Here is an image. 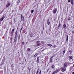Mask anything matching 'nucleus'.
I'll return each instance as SVG.
<instances>
[{"label": "nucleus", "mask_w": 74, "mask_h": 74, "mask_svg": "<svg viewBox=\"0 0 74 74\" xmlns=\"http://www.w3.org/2000/svg\"><path fill=\"white\" fill-rule=\"evenodd\" d=\"M72 74H74V72H73L72 73Z\"/></svg>", "instance_id": "nucleus-39"}, {"label": "nucleus", "mask_w": 74, "mask_h": 74, "mask_svg": "<svg viewBox=\"0 0 74 74\" xmlns=\"http://www.w3.org/2000/svg\"><path fill=\"white\" fill-rule=\"evenodd\" d=\"M27 51H30V48H28Z\"/></svg>", "instance_id": "nucleus-15"}, {"label": "nucleus", "mask_w": 74, "mask_h": 74, "mask_svg": "<svg viewBox=\"0 0 74 74\" xmlns=\"http://www.w3.org/2000/svg\"><path fill=\"white\" fill-rule=\"evenodd\" d=\"M25 44V43H24V42H22V44Z\"/></svg>", "instance_id": "nucleus-37"}, {"label": "nucleus", "mask_w": 74, "mask_h": 74, "mask_svg": "<svg viewBox=\"0 0 74 74\" xmlns=\"http://www.w3.org/2000/svg\"><path fill=\"white\" fill-rule=\"evenodd\" d=\"M40 42V41L39 40H38V41H36V42H38V43Z\"/></svg>", "instance_id": "nucleus-25"}, {"label": "nucleus", "mask_w": 74, "mask_h": 74, "mask_svg": "<svg viewBox=\"0 0 74 74\" xmlns=\"http://www.w3.org/2000/svg\"><path fill=\"white\" fill-rule=\"evenodd\" d=\"M65 53V50H64L63 52V55H64V54Z\"/></svg>", "instance_id": "nucleus-17"}, {"label": "nucleus", "mask_w": 74, "mask_h": 74, "mask_svg": "<svg viewBox=\"0 0 74 74\" xmlns=\"http://www.w3.org/2000/svg\"><path fill=\"white\" fill-rule=\"evenodd\" d=\"M47 24L48 25H50V22H49V19L47 21Z\"/></svg>", "instance_id": "nucleus-6"}, {"label": "nucleus", "mask_w": 74, "mask_h": 74, "mask_svg": "<svg viewBox=\"0 0 74 74\" xmlns=\"http://www.w3.org/2000/svg\"><path fill=\"white\" fill-rule=\"evenodd\" d=\"M38 70H39L38 69L37 70L36 74H38Z\"/></svg>", "instance_id": "nucleus-20"}, {"label": "nucleus", "mask_w": 74, "mask_h": 74, "mask_svg": "<svg viewBox=\"0 0 74 74\" xmlns=\"http://www.w3.org/2000/svg\"><path fill=\"white\" fill-rule=\"evenodd\" d=\"M11 5V3H8L7 4V5H6V8H7V7H9V5Z\"/></svg>", "instance_id": "nucleus-5"}, {"label": "nucleus", "mask_w": 74, "mask_h": 74, "mask_svg": "<svg viewBox=\"0 0 74 74\" xmlns=\"http://www.w3.org/2000/svg\"><path fill=\"white\" fill-rule=\"evenodd\" d=\"M21 1V0H18V3H19L20 2V1Z\"/></svg>", "instance_id": "nucleus-31"}, {"label": "nucleus", "mask_w": 74, "mask_h": 74, "mask_svg": "<svg viewBox=\"0 0 74 74\" xmlns=\"http://www.w3.org/2000/svg\"><path fill=\"white\" fill-rule=\"evenodd\" d=\"M49 70H50L49 69H48L47 71V73H48V71H49Z\"/></svg>", "instance_id": "nucleus-32"}, {"label": "nucleus", "mask_w": 74, "mask_h": 74, "mask_svg": "<svg viewBox=\"0 0 74 74\" xmlns=\"http://www.w3.org/2000/svg\"><path fill=\"white\" fill-rule=\"evenodd\" d=\"M30 37H33V35H32V34H30Z\"/></svg>", "instance_id": "nucleus-29"}, {"label": "nucleus", "mask_w": 74, "mask_h": 74, "mask_svg": "<svg viewBox=\"0 0 74 74\" xmlns=\"http://www.w3.org/2000/svg\"><path fill=\"white\" fill-rule=\"evenodd\" d=\"M17 33H18V29H17L15 33V35H16V36L17 35Z\"/></svg>", "instance_id": "nucleus-9"}, {"label": "nucleus", "mask_w": 74, "mask_h": 74, "mask_svg": "<svg viewBox=\"0 0 74 74\" xmlns=\"http://www.w3.org/2000/svg\"><path fill=\"white\" fill-rule=\"evenodd\" d=\"M68 35H67V37H66V41H68Z\"/></svg>", "instance_id": "nucleus-18"}, {"label": "nucleus", "mask_w": 74, "mask_h": 74, "mask_svg": "<svg viewBox=\"0 0 74 74\" xmlns=\"http://www.w3.org/2000/svg\"><path fill=\"white\" fill-rule=\"evenodd\" d=\"M47 45H48V46H49V47H52V45L50 44H47Z\"/></svg>", "instance_id": "nucleus-12"}, {"label": "nucleus", "mask_w": 74, "mask_h": 74, "mask_svg": "<svg viewBox=\"0 0 74 74\" xmlns=\"http://www.w3.org/2000/svg\"><path fill=\"white\" fill-rule=\"evenodd\" d=\"M44 50H42V51H43Z\"/></svg>", "instance_id": "nucleus-40"}, {"label": "nucleus", "mask_w": 74, "mask_h": 74, "mask_svg": "<svg viewBox=\"0 0 74 74\" xmlns=\"http://www.w3.org/2000/svg\"><path fill=\"white\" fill-rule=\"evenodd\" d=\"M71 4H74V1H71Z\"/></svg>", "instance_id": "nucleus-16"}, {"label": "nucleus", "mask_w": 74, "mask_h": 74, "mask_svg": "<svg viewBox=\"0 0 74 74\" xmlns=\"http://www.w3.org/2000/svg\"><path fill=\"white\" fill-rule=\"evenodd\" d=\"M40 45V44H39V43H38L37 44V46H39Z\"/></svg>", "instance_id": "nucleus-28"}, {"label": "nucleus", "mask_w": 74, "mask_h": 74, "mask_svg": "<svg viewBox=\"0 0 74 74\" xmlns=\"http://www.w3.org/2000/svg\"><path fill=\"white\" fill-rule=\"evenodd\" d=\"M54 67H55V66H54V65H53L52 66V68L53 69H54Z\"/></svg>", "instance_id": "nucleus-24"}, {"label": "nucleus", "mask_w": 74, "mask_h": 74, "mask_svg": "<svg viewBox=\"0 0 74 74\" xmlns=\"http://www.w3.org/2000/svg\"><path fill=\"white\" fill-rule=\"evenodd\" d=\"M39 59H40V58H39V57H38L37 58V60H38V62H39Z\"/></svg>", "instance_id": "nucleus-19"}, {"label": "nucleus", "mask_w": 74, "mask_h": 74, "mask_svg": "<svg viewBox=\"0 0 74 74\" xmlns=\"http://www.w3.org/2000/svg\"><path fill=\"white\" fill-rule=\"evenodd\" d=\"M62 27H63V29H65V28H66V25L64 24L63 25Z\"/></svg>", "instance_id": "nucleus-8"}, {"label": "nucleus", "mask_w": 74, "mask_h": 74, "mask_svg": "<svg viewBox=\"0 0 74 74\" xmlns=\"http://www.w3.org/2000/svg\"><path fill=\"white\" fill-rule=\"evenodd\" d=\"M56 11H57V9L54 10L53 12V14H56Z\"/></svg>", "instance_id": "nucleus-7"}, {"label": "nucleus", "mask_w": 74, "mask_h": 74, "mask_svg": "<svg viewBox=\"0 0 74 74\" xmlns=\"http://www.w3.org/2000/svg\"><path fill=\"white\" fill-rule=\"evenodd\" d=\"M53 56H53L51 58L52 59V58H53Z\"/></svg>", "instance_id": "nucleus-34"}, {"label": "nucleus", "mask_w": 74, "mask_h": 74, "mask_svg": "<svg viewBox=\"0 0 74 74\" xmlns=\"http://www.w3.org/2000/svg\"><path fill=\"white\" fill-rule=\"evenodd\" d=\"M69 52H70V53L71 52V51H69Z\"/></svg>", "instance_id": "nucleus-38"}, {"label": "nucleus", "mask_w": 74, "mask_h": 74, "mask_svg": "<svg viewBox=\"0 0 74 74\" xmlns=\"http://www.w3.org/2000/svg\"><path fill=\"white\" fill-rule=\"evenodd\" d=\"M71 2V0H68L69 3H70Z\"/></svg>", "instance_id": "nucleus-27"}, {"label": "nucleus", "mask_w": 74, "mask_h": 74, "mask_svg": "<svg viewBox=\"0 0 74 74\" xmlns=\"http://www.w3.org/2000/svg\"><path fill=\"white\" fill-rule=\"evenodd\" d=\"M71 20V19L70 18H68V21H70Z\"/></svg>", "instance_id": "nucleus-35"}, {"label": "nucleus", "mask_w": 74, "mask_h": 74, "mask_svg": "<svg viewBox=\"0 0 74 74\" xmlns=\"http://www.w3.org/2000/svg\"><path fill=\"white\" fill-rule=\"evenodd\" d=\"M36 56H37L38 55V53H37L36 54H35Z\"/></svg>", "instance_id": "nucleus-36"}, {"label": "nucleus", "mask_w": 74, "mask_h": 74, "mask_svg": "<svg viewBox=\"0 0 74 74\" xmlns=\"http://www.w3.org/2000/svg\"><path fill=\"white\" fill-rule=\"evenodd\" d=\"M58 71H56L53 72V74H56V73H58Z\"/></svg>", "instance_id": "nucleus-11"}, {"label": "nucleus", "mask_w": 74, "mask_h": 74, "mask_svg": "<svg viewBox=\"0 0 74 74\" xmlns=\"http://www.w3.org/2000/svg\"><path fill=\"white\" fill-rule=\"evenodd\" d=\"M67 64V63L66 62L64 64V67L65 68L66 67Z\"/></svg>", "instance_id": "nucleus-4"}, {"label": "nucleus", "mask_w": 74, "mask_h": 74, "mask_svg": "<svg viewBox=\"0 0 74 74\" xmlns=\"http://www.w3.org/2000/svg\"><path fill=\"white\" fill-rule=\"evenodd\" d=\"M50 62H51V63H52V58H50Z\"/></svg>", "instance_id": "nucleus-13"}, {"label": "nucleus", "mask_w": 74, "mask_h": 74, "mask_svg": "<svg viewBox=\"0 0 74 74\" xmlns=\"http://www.w3.org/2000/svg\"><path fill=\"white\" fill-rule=\"evenodd\" d=\"M73 67H74V64L73 65Z\"/></svg>", "instance_id": "nucleus-41"}, {"label": "nucleus", "mask_w": 74, "mask_h": 74, "mask_svg": "<svg viewBox=\"0 0 74 74\" xmlns=\"http://www.w3.org/2000/svg\"><path fill=\"white\" fill-rule=\"evenodd\" d=\"M60 26H61V24L60 23L58 25V28H59V27H60Z\"/></svg>", "instance_id": "nucleus-21"}, {"label": "nucleus", "mask_w": 74, "mask_h": 74, "mask_svg": "<svg viewBox=\"0 0 74 74\" xmlns=\"http://www.w3.org/2000/svg\"><path fill=\"white\" fill-rule=\"evenodd\" d=\"M16 40H17V36H16L15 39L14 40L15 41H16Z\"/></svg>", "instance_id": "nucleus-10"}, {"label": "nucleus", "mask_w": 74, "mask_h": 74, "mask_svg": "<svg viewBox=\"0 0 74 74\" xmlns=\"http://www.w3.org/2000/svg\"><path fill=\"white\" fill-rule=\"evenodd\" d=\"M69 59H72L73 58V57L72 56H70L69 57Z\"/></svg>", "instance_id": "nucleus-22"}, {"label": "nucleus", "mask_w": 74, "mask_h": 74, "mask_svg": "<svg viewBox=\"0 0 74 74\" xmlns=\"http://www.w3.org/2000/svg\"><path fill=\"white\" fill-rule=\"evenodd\" d=\"M39 74H41V70L40 71V73H39Z\"/></svg>", "instance_id": "nucleus-26"}, {"label": "nucleus", "mask_w": 74, "mask_h": 74, "mask_svg": "<svg viewBox=\"0 0 74 74\" xmlns=\"http://www.w3.org/2000/svg\"><path fill=\"white\" fill-rule=\"evenodd\" d=\"M22 28L21 29H20V32H21V31H22Z\"/></svg>", "instance_id": "nucleus-33"}, {"label": "nucleus", "mask_w": 74, "mask_h": 74, "mask_svg": "<svg viewBox=\"0 0 74 74\" xmlns=\"http://www.w3.org/2000/svg\"><path fill=\"white\" fill-rule=\"evenodd\" d=\"M71 1H73V0H71Z\"/></svg>", "instance_id": "nucleus-42"}, {"label": "nucleus", "mask_w": 74, "mask_h": 74, "mask_svg": "<svg viewBox=\"0 0 74 74\" xmlns=\"http://www.w3.org/2000/svg\"><path fill=\"white\" fill-rule=\"evenodd\" d=\"M34 56V58H36V57L37 56L36 55H35Z\"/></svg>", "instance_id": "nucleus-30"}, {"label": "nucleus", "mask_w": 74, "mask_h": 74, "mask_svg": "<svg viewBox=\"0 0 74 74\" xmlns=\"http://www.w3.org/2000/svg\"><path fill=\"white\" fill-rule=\"evenodd\" d=\"M31 13H33V12H34V10H32L31 11Z\"/></svg>", "instance_id": "nucleus-23"}, {"label": "nucleus", "mask_w": 74, "mask_h": 74, "mask_svg": "<svg viewBox=\"0 0 74 74\" xmlns=\"http://www.w3.org/2000/svg\"><path fill=\"white\" fill-rule=\"evenodd\" d=\"M5 16L4 15L3 16V17L0 19V22L3 21V20L4 19V18H5Z\"/></svg>", "instance_id": "nucleus-1"}, {"label": "nucleus", "mask_w": 74, "mask_h": 74, "mask_svg": "<svg viewBox=\"0 0 74 74\" xmlns=\"http://www.w3.org/2000/svg\"><path fill=\"white\" fill-rule=\"evenodd\" d=\"M62 69L61 70L63 72H64V71H66V69H64L63 67H62Z\"/></svg>", "instance_id": "nucleus-3"}, {"label": "nucleus", "mask_w": 74, "mask_h": 74, "mask_svg": "<svg viewBox=\"0 0 74 74\" xmlns=\"http://www.w3.org/2000/svg\"><path fill=\"white\" fill-rule=\"evenodd\" d=\"M21 20L23 21H25V18H24V17H23V16H22V15L21 14Z\"/></svg>", "instance_id": "nucleus-2"}, {"label": "nucleus", "mask_w": 74, "mask_h": 74, "mask_svg": "<svg viewBox=\"0 0 74 74\" xmlns=\"http://www.w3.org/2000/svg\"><path fill=\"white\" fill-rule=\"evenodd\" d=\"M14 31H15V29H13L12 31V33H13V32H14Z\"/></svg>", "instance_id": "nucleus-14"}]
</instances>
